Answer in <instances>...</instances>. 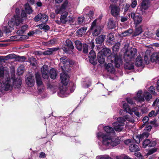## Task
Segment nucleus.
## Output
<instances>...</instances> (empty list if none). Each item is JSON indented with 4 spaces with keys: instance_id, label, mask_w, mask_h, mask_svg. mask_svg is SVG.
Instances as JSON below:
<instances>
[{
    "instance_id": "1",
    "label": "nucleus",
    "mask_w": 159,
    "mask_h": 159,
    "mask_svg": "<svg viewBox=\"0 0 159 159\" xmlns=\"http://www.w3.org/2000/svg\"><path fill=\"white\" fill-rule=\"evenodd\" d=\"M97 136L98 138H102V144L107 146H115L120 143V140L118 139L112 138L110 135L102 132L98 133Z\"/></svg>"
},
{
    "instance_id": "2",
    "label": "nucleus",
    "mask_w": 159,
    "mask_h": 159,
    "mask_svg": "<svg viewBox=\"0 0 159 159\" xmlns=\"http://www.w3.org/2000/svg\"><path fill=\"white\" fill-rule=\"evenodd\" d=\"M9 69L2 66H0V77H5V80L2 84L1 90L8 91L10 88V78L8 73Z\"/></svg>"
},
{
    "instance_id": "3",
    "label": "nucleus",
    "mask_w": 159,
    "mask_h": 159,
    "mask_svg": "<svg viewBox=\"0 0 159 159\" xmlns=\"http://www.w3.org/2000/svg\"><path fill=\"white\" fill-rule=\"evenodd\" d=\"M137 55V51L136 49L131 48L125 52L124 58L125 60L130 61L134 60Z\"/></svg>"
},
{
    "instance_id": "4",
    "label": "nucleus",
    "mask_w": 159,
    "mask_h": 159,
    "mask_svg": "<svg viewBox=\"0 0 159 159\" xmlns=\"http://www.w3.org/2000/svg\"><path fill=\"white\" fill-rule=\"evenodd\" d=\"M117 121L114 122L112 125L115 130L116 131L120 132L123 129L124 125L125 120L121 117L117 118Z\"/></svg>"
},
{
    "instance_id": "5",
    "label": "nucleus",
    "mask_w": 159,
    "mask_h": 159,
    "mask_svg": "<svg viewBox=\"0 0 159 159\" xmlns=\"http://www.w3.org/2000/svg\"><path fill=\"white\" fill-rule=\"evenodd\" d=\"M102 26L96 24V20H94L92 23L90 29L92 30V34L93 36H96L100 34L103 30Z\"/></svg>"
},
{
    "instance_id": "6",
    "label": "nucleus",
    "mask_w": 159,
    "mask_h": 159,
    "mask_svg": "<svg viewBox=\"0 0 159 159\" xmlns=\"http://www.w3.org/2000/svg\"><path fill=\"white\" fill-rule=\"evenodd\" d=\"M89 44L90 47L89 49H90V51L89 56V60L91 63L94 65L95 64V59L96 58L95 53L93 50L95 46L94 43L92 40L90 42Z\"/></svg>"
},
{
    "instance_id": "7",
    "label": "nucleus",
    "mask_w": 159,
    "mask_h": 159,
    "mask_svg": "<svg viewBox=\"0 0 159 159\" xmlns=\"http://www.w3.org/2000/svg\"><path fill=\"white\" fill-rule=\"evenodd\" d=\"M25 81L28 86L30 87L33 86L35 83L34 78L33 75L30 73L27 74L25 77Z\"/></svg>"
},
{
    "instance_id": "8",
    "label": "nucleus",
    "mask_w": 159,
    "mask_h": 159,
    "mask_svg": "<svg viewBox=\"0 0 159 159\" xmlns=\"http://www.w3.org/2000/svg\"><path fill=\"white\" fill-rule=\"evenodd\" d=\"M123 108L124 109L125 111L131 114H132L133 112H134L135 115L137 117H139L140 114L138 111H136L137 108L134 107V108L131 109L129 107L127 104L125 102H123Z\"/></svg>"
},
{
    "instance_id": "9",
    "label": "nucleus",
    "mask_w": 159,
    "mask_h": 159,
    "mask_svg": "<svg viewBox=\"0 0 159 159\" xmlns=\"http://www.w3.org/2000/svg\"><path fill=\"white\" fill-rule=\"evenodd\" d=\"M111 10V13L114 16H118L120 12V8L118 6L114 4H111L109 7Z\"/></svg>"
},
{
    "instance_id": "10",
    "label": "nucleus",
    "mask_w": 159,
    "mask_h": 159,
    "mask_svg": "<svg viewBox=\"0 0 159 159\" xmlns=\"http://www.w3.org/2000/svg\"><path fill=\"white\" fill-rule=\"evenodd\" d=\"M111 52V50L108 48H104L102 49L100 52H99V55H103L104 56H108L107 59L108 60H110V61L111 62H113V60L111 59V57L112 56H113V55L109 56Z\"/></svg>"
},
{
    "instance_id": "11",
    "label": "nucleus",
    "mask_w": 159,
    "mask_h": 159,
    "mask_svg": "<svg viewBox=\"0 0 159 159\" xmlns=\"http://www.w3.org/2000/svg\"><path fill=\"white\" fill-rule=\"evenodd\" d=\"M113 59L114 60V62L115 66L117 67H119L123 64V61L122 59V56L120 54H116L113 57Z\"/></svg>"
},
{
    "instance_id": "12",
    "label": "nucleus",
    "mask_w": 159,
    "mask_h": 159,
    "mask_svg": "<svg viewBox=\"0 0 159 159\" xmlns=\"http://www.w3.org/2000/svg\"><path fill=\"white\" fill-rule=\"evenodd\" d=\"M61 14V15L60 20H57L56 21V23L58 24H60L61 23L65 24L67 22L68 12L66 11H63Z\"/></svg>"
},
{
    "instance_id": "13",
    "label": "nucleus",
    "mask_w": 159,
    "mask_h": 159,
    "mask_svg": "<svg viewBox=\"0 0 159 159\" xmlns=\"http://www.w3.org/2000/svg\"><path fill=\"white\" fill-rule=\"evenodd\" d=\"M20 11L18 8H16V15L14 17L13 21H12V22H14V24H15L16 25L18 26L22 21V20L20 16Z\"/></svg>"
},
{
    "instance_id": "14",
    "label": "nucleus",
    "mask_w": 159,
    "mask_h": 159,
    "mask_svg": "<svg viewBox=\"0 0 159 159\" xmlns=\"http://www.w3.org/2000/svg\"><path fill=\"white\" fill-rule=\"evenodd\" d=\"M41 71L42 76L43 78L47 79L49 77L48 66L44 65L41 68Z\"/></svg>"
},
{
    "instance_id": "15",
    "label": "nucleus",
    "mask_w": 159,
    "mask_h": 159,
    "mask_svg": "<svg viewBox=\"0 0 159 159\" xmlns=\"http://www.w3.org/2000/svg\"><path fill=\"white\" fill-rule=\"evenodd\" d=\"M131 17L133 18L136 24H139L142 22V18L141 16L137 14L131 13Z\"/></svg>"
},
{
    "instance_id": "16",
    "label": "nucleus",
    "mask_w": 159,
    "mask_h": 159,
    "mask_svg": "<svg viewBox=\"0 0 159 159\" xmlns=\"http://www.w3.org/2000/svg\"><path fill=\"white\" fill-rule=\"evenodd\" d=\"M60 61L61 63L64 65V66L67 67L68 66H71L74 64V62L72 61H69L67 60V58L65 57H61L60 59Z\"/></svg>"
},
{
    "instance_id": "17",
    "label": "nucleus",
    "mask_w": 159,
    "mask_h": 159,
    "mask_svg": "<svg viewBox=\"0 0 159 159\" xmlns=\"http://www.w3.org/2000/svg\"><path fill=\"white\" fill-rule=\"evenodd\" d=\"M149 6V0H143L141 3V6L138 9L142 11V14H143V12L148 8Z\"/></svg>"
},
{
    "instance_id": "18",
    "label": "nucleus",
    "mask_w": 159,
    "mask_h": 159,
    "mask_svg": "<svg viewBox=\"0 0 159 159\" xmlns=\"http://www.w3.org/2000/svg\"><path fill=\"white\" fill-rule=\"evenodd\" d=\"M60 78L61 83L64 85H66L69 80L68 75L65 72H62L61 74Z\"/></svg>"
},
{
    "instance_id": "19",
    "label": "nucleus",
    "mask_w": 159,
    "mask_h": 159,
    "mask_svg": "<svg viewBox=\"0 0 159 159\" xmlns=\"http://www.w3.org/2000/svg\"><path fill=\"white\" fill-rule=\"evenodd\" d=\"M25 60V58L24 56L20 57L17 56L14 54H11V62H12L13 61L12 60L23 62Z\"/></svg>"
},
{
    "instance_id": "20",
    "label": "nucleus",
    "mask_w": 159,
    "mask_h": 159,
    "mask_svg": "<svg viewBox=\"0 0 159 159\" xmlns=\"http://www.w3.org/2000/svg\"><path fill=\"white\" fill-rule=\"evenodd\" d=\"M66 85H64L60 88L59 95L62 97L66 96L69 93V91L67 89Z\"/></svg>"
},
{
    "instance_id": "21",
    "label": "nucleus",
    "mask_w": 159,
    "mask_h": 159,
    "mask_svg": "<svg viewBox=\"0 0 159 159\" xmlns=\"http://www.w3.org/2000/svg\"><path fill=\"white\" fill-rule=\"evenodd\" d=\"M22 84V80L21 77H19L15 78L13 79V85L16 89L19 88Z\"/></svg>"
},
{
    "instance_id": "22",
    "label": "nucleus",
    "mask_w": 159,
    "mask_h": 159,
    "mask_svg": "<svg viewBox=\"0 0 159 159\" xmlns=\"http://www.w3.org/2000/svg\"><path fill=\"white\" fill-rule=\"evenodd\" d=\"M142 90H139L137 93L136 96L134 98V99L138 102H144L145 99L143 95H142Z\"/></svg>"
},
{
    "instance_id": "23",
    "label": "nucleus",
    "mask_w": 159,
    "mask_h": 159,
    "mask_svg": "<svg viewBox=\"0 0 159 159\" xmlns=\"http://www.w3.org/2000/svg\"><path fill=\"white\" fill-rule=\"evenodd\" d=\"M69 4V2L67 0L64 1L62 4L61 7L55 10V12L57 14H61L63 11H65L66 7Z\"/></svg>"
},
{
    "instance_id": "24",
    "label": "nucleus",
    "mask_w": 159,
    "mask_h": 159,
    "mask_svg": "<svg viewBox=\"0 0 159 159\" xmlns=\"http://www.w3.org/2000/svg\"><path fill=\"white\" fill-rule=\"evenodd\" d=\"M36 83L38 87H43L44 85L42 80L40 74L38 72L36 73L35 74Z\"/></svg>"
},
{
    "instance_id": "25",
    "label": "nucleus",
    "mask_w": 159,
    "mask_h": 159,
    "mask_svg": "<svg viewBox=\"0 0 159 159\" xmlns=\"http://www.w3.org/2000/svg\"><path fill=\"white\" fill-rule=\"evenodd\" d=\"M148 134L147 133H143L142 135L139 136H135L134 137V139L135 140V142L137 143H140V139L142 138H143L144 137H148Z\"/></svg>"
},
{
    "instance_id": "26",
    "label": "nucleus",
    "mask_w": 159,
    "mask_h": 159,
    "mask_svg": "<svg viewBox=\"0 0 159 159\" xmlns=\"http://www.w3.org/2000/svg\"><path fill=\"white\" fill-rule=\"evenodd\" d=\"M104 131L107 133V134L110 135L111 134H113L115 132L114 129L111 127L109 126H105L103 128Z\"/></svg>"
},
{
    "instance_id": "27",
    "label": "nucleus",
    "mask_w": 159,
    "mask_h": 159,
    "mask_svg": "<svg viewBox=\"0 0 159 159\" xmlns=\"http://www.w3.org/2000/svg\"><path fill=\"white\" fill-rule=\"evenodd\" d=\"M87 30V27H83L79 29L76 32L77 36L79 37H81L85 32Z\"/></svg>"
},
{
    "instance_id": "28",
    "label": "nucleus",
    "mask_w": 159,
    "mask_h": 159,
    "mask_svg": "<svg viewBox=\"0 0 159 159\" xmlns=\"http://www.w3.org/2000/svg\"><path fill=\"white\" fill-rule=\"evenodd\" d=\"M159 56V52H154L151 56V60L152 62H157V60Z\"/></svg>"
},
{
    "instance_id": "29",
    "label": "nucleus",
    "mask_w": 159,
    "mask_h": 159,
    "mask_svg": "<svg viewBox=\"0 0 159 159\" xmlns=\"http://www.w3.org/2000/svg\"><path fill=\"white\" fill-rule=\"evenodd\" d=\"M143 62L142 57L140 56H138L136 58L135 64L138 66H140L142 65Z\"/></svg>"
},
{
    "instance_id": "30",
    "label": "nucleus",
    "mask_w": 159,
    "mask_h": 159,
    "mask_svg": "<svg viewBox=\"0 0 159 159\" xmlns=\"http://www.w3.org/2000/svg\"><path fill=\"white\" fill-rule=\"evenodd\" d=\"M150 51L149 50H147L146 52L144 57V60L145 61V63L148 64H149L150 60L149 57H150Z\"/></svg>"
},
{
    "instance_id": "31",
    "label": "nucleus",
    "mask_w": 159,
    "mask_h": 159,
    "mask_svg": "<svg viewBox=\"0 0 159 159\" xmlns=\"http://www.w3.org/2000/svg\"><path fill=\"white\" fill-rule=\"evenodd\" d=\"M28 27V26L27 25H23L17 31V34H23L27 30Z\"/></svg>"
},
{
    "instance_id": "32",
    "label": "nucleus",
    "mask_w": 159,
    "mask_h": 159,
    "mask_svg": "<svg viewBox=\"0 0 159 159\" xmlns=\"http://www.w3.org/2000/svg\"><path fill=\"white\" fill-rule=\"evenodd\" d=\"M126 61V63L124 65V67L125 69L131 70L134 69V64L133 63L131 62H129L128 61L126 60H125Z\"/></svg>"
},
{
    "instance_id": "33",
    "label": "nucleus",
    "mask_w": 159,
    "mask_h": 159,
    "mask_svg": "<svg viewBox=\"0 0 159 159\" xmlns=\"http://www.w3.org/2000/svg\"><path fill=\"white\" fill-rule=\"evenodd\" d=\"M143 95L144 98H145V100L147 101H149L152 99V96L151 94L147 91L144 92L143 94Z\"/></svg>"
},
{
    "instance_id": "34",
    "label": "nucleus",
    "mask_w": 159,
    "mask_h": 159,
    "mask_svg": "<svg viewBox=\"0 0 159 159\" xmlns=\"http://www.w3.org/2000/svg\"><path fill=\"white\" fill-rule=\"evenodd\" d=\"M129 149L131 152H133L140 150L138 146L134 144H131L129 146Z\"/></svg>"
},
{
    "instance_id": "35",
    "label": "nucleus",
    "mask_w": 159,
    "mask_h": 159,
    "mask_svg": "<svg viewBox=\"0 0 159 159\" xmlns=\"http://www.w3.org/2000/svg\"><path fill=\"white\" fill-rule=\"evenodd\" d=\"M105 37V35H100L96 39V43L98 44L101 43L104 41Z\"/></svg>"
},
{
    "instance_id": "36",
    "label": "nucleus",
    "mask_w": 159,
    "mask_h": 159,
    "mask_svg": "<svg viewBox=\"0 0 159 159\" xmlns=\"http://www.w3.org/2000/svg\"><path fill=\"white\" fill-rule=\"evenodd\" d=\"M106 69L107 71L111 73L114 70V68L112 64L111 63L108 64L106 66Z\"/></svg>"
},
{
    "instance_id": "37",
    "label": "nucleus",
    "mask_w": 159,
    "mask_h": 159,
    "mask_svg": "<svg viewBox=\"0 0 159 159\" xmlns=\"http://www.w3.org/2000/svg\"><path fill=\"white\" fill-rule=\"evenodd\" d=\"M51 78L52 79H55L57 75V73L55 70L53 68L51 69L49 72Z\"/></svg>"
},
{
    "instance_id": "38",
    "label": "nucleus",
    "mask_w": 159,
    "mask_h": 159,
    "mask_svg": "<svg viewBox=\"0 0 159 159\" xmlns=\"http://www.w3.org/2000/svg\"><path fill=\"white\" fill-rule=\"evenodd\" d=\"M143 32L142 27L141 26L137 27L135 32L134 33V36H136L141 33Z\"/></svg>"
},
{
    "instance_id": "39",
    "label": "nucleus",
    "mask_w": 159,
    "mask_h": 159,
    "mask_svg": "<svg viewBox=\"0 0 159 159\" xmlns=\"http://www.w3.org/2000/svg\"><path fill=\"white\" fill-rule=\"evenodd\" d=\"M25 8L27 13L28 14H30L33 12L32 8L28 3L25 5Z\"/></svg>"
},
{
    "instance_id": "40",
    "label": "nucleus",
    "mask_w": 159,
    "mask_h": 159,
    "mask_svg": "<svg viewBox=\"0 0 159 159\" xmlns=\"http://www.w3.org/2000/svg\"><path fill=\"white\" fill-rule=\"evenodd\" d=\"M40 29H43L44 30H48L50 28L48 25H46L45 24H43L39 25L37 26Z\"/></svg>"
},
{
    "instance_id": "41",
    "label": "nucleus",
    "mask_w": 159,
    "mask_h": 159,
    "mask_svg": "<svg viewBox=\"0 0 159 159\" xmlns=\"http://www.w3.org/2000/svg\"><path fill=\"white\" fill-rule=\"evenodd\" d=\"M25 70L24 66L23 65L20 66L18 68L17 72L18 75H20L23 74Z\"/></svg>"
},
{
    "instance_id": "42",
    "label": "nucleus",
    "mask_w": 159,
    "mask_h": 159,
    "mask_svg": "<svg viewBox=\"0 0 159 159\" xmlns=\"http://www.w3.org/2000/svg\"><path fill=\"white\" fill-rule=\"evenodd\" d=\"M116 24L111 19H110L109 20L108 23V26L109 28L112 29L114 28L115 27Z\"/></svg>"
},
{
    "instance_id": "43",
    "label": "nucleus",
    "mask_w": 159,
    "mask_h": 159,
    "mask_svg": "<svg viewBox=\"0 0 159 159\" xmlns=\"http://www.w3.org/2000/svg\"><path fill=\"white\" fill-rule=\"evenodd\" d=\"M120 44V43H117L113 47V53L115 54L116 52L118 51L119 49Z\"/></svg>"
},
{
    "instance_id": "44",
    "label": "nucleus",
    "mask_w": 159,
    "mask_h": 159,
    "mask_svg": "<svg viewBox=\"0 0 159 159\" xmlns=\"http://www.w3.org/2000/svg\"><path fill=\"white\" fill-rule=\"evenodd\" d=\"M76 48L79 51H80L82 48V44L81 42L78 40L75 41V42Z\"/></svg>"
},
{
    "instance_id": "45",
    "label": "nucleus",
    "mask_w": 159,
    "mask_h": 159,
    "mask_svg": "<svg viewBox=\"0 0 159 159\" xmlns=\"http://www.w3.org/2000/svg\"><path fill=\"white\" fill-rule=\"evenodd\" d=\"M98 61L101 64H103L105 61L104 57L103 55H99V53L98 54Z\"/></svg>"
},
{
    "instance_id": "46",
    "label": "nucleus",
    "mask_w": 159,
    "mask_h": 159,
    "mask_svg": "<svg viewBox=\"0 0 159 159\" xmlns=\"http://www.w3.org/2000/svg\"><path fill=\"white\" fill-rule=\"evenodd\" d=\"M56 48H53L49 49L43 52V54L45 55H48L51 54L53 51H55Z\"/></svg>"
},
{
    "instance_id": "47",
    "label": "nucleus",
    "mask_w": 159,
    "mask_h": 159,
    "mask_svg": "<svg viewBox=\"0 0 159 159\" xmlns=\"http://www.w3.org/2000/svg\"><path fill=\"white\" fill-rule=\"evenodd\" d=\"M66 43L67 46L70 49H73L74 48V46H73L72 42L69 39L67 40L66 41Z\"/></svg>"
},
{
    "instance_id": "48",
    "label": "nucleus",
    "mask_w": 159,
    "mask_h": 159,
    "mask_svg": "<svg viewBox=\"0 0 159 159\" xmlns=\"http://www.w3.org/2000/svg\"><path fill=\"white\" fill-rule=\"evenodd\" d=\"M48 16L46 14H42V16L41 19V21L43 23H46L48 21Z\"/></svg>"
},
{
    "instance_id": "49",
    "label": "nucleus",
    "mask_w": 159,
    "mask_h": 159,
    "mask_svg": "<svg viewBox=\"0 0 159 159\" xmlns=\"http://www.w3.org/2000/svg\"><path fill=\"white\" fill-rule=\"evenodd\" d=\"M132 31L131 30H129L125 31L124 32L122 33L121 34L120 36H127L129 35L130 34L132 33Z\"/></svg>"
},
{
    "instance_id": "50",
    "label": "nucleus",
    "mask_w": 159,
    "mask_h": 159,
    "mask_svg": "<svg viewBox=\"0 0 159 159\" xmlns=\"http://www.w3.org/2000/svg\"><path fill=\"white\" fill-rule=\"evenodd\" d=\"M151 141L149 139L145 140L143 142V147L144 148H145L147 146L149 147V145H150Z\"/></svg>"
},
{
    "instance_id": "51",
    "label": "nucleus",
    "mask_w": 159,
    "mask_h": 159,
    "mask_svg": "<svg viewBox=\"0 0 159 159\" xmlns=\"http://www.w3.org/2000/svg\"><path fill=\"white\" fill-rule=\"evenodd\" d=\"M10 58V55H8L5 56H0V61H1L4 62L5 60Z\"/></svg>"
},
{
    "instance_id": "52",
    "label": "nucleus",
    "mask_w": 159,
    "mask_h": 159,
    "mask_svg": "<svg viewBox=\"0 0 159 159\" xmlns=\"http://www.w3.org/2000/svg\"><path fill=\"white\" fill-rule=\"evenodd\" d=\"M75 20V18L73 16H69L68 17L67 22H69L70 23H73Z\"/></svg>"
},
{
    "instance_id": "53",
    "label": "nucleus",
    "mask_w": 159,
    "mask_h": 159,
    "mask_svg": "<svg viewBox=\"0 0 159 159\" xmlns=\"http://www.w3.org/2000/svg\"><path fill=\"white\" fill-rule=\"evenodd\" d=\"M42 16V14L39 13L34 18V20L35 21H38L41 20Z\"/></svg>"
},
{
    "instance_id": "54",
    "label": "nucleus",
    "mask_w": 159,
    "mask_h": 159,
    "mask_svg": "<svg viewBox=\"0 0 159 159\" xmlns=\"http://www.w3.org/2000/svg\"><path fill=\"white\" fill-rule=\"evenodd\" d=\"M123 118L125 119V121L126 120L132 123H134V119L129 118L128 116H125Z\"/></svg>"
},
{
    "instance_id": "55",
    "label": "nucleus",
    "mask_w": 159,
    "mask_h": 159,
    "mask_svg": "<svg viewBox=\"0 0 159 159\" xmlns=\"http://www.w3.org/2000/svg\"><path fill=\"white\" fill-rule=\"evenodd\" d=\"M157 112H155L154 111L152 110L149 113L148 116L150 117H154L157 115Z\"/></svg>"
},
{
    "instance_id": "56",
    "label": "nucleus",
    "mask_w": 159,
    "mask_h": 159,
    "mask_svg": "<svg viewBox=\"0 0 159 159\" xmlns=\"http://www.w3.org/2000/svg\"><path fill=\"white\" fill-rule=\"evenodd\" d=\"M88 45L86 44H84L83 45V51L84 53H87L88 52Z\"/></svg>"
},
{
    "instance_id": "57",
    "label": "nucleus",
    "mask_w": 159,
    "mask_h": 159,
    "mask_svg": "<svg viewBox=\"0 0 159 159\" xmlns=\"http://www.w3.org/2000/svg\"><path fill=\"white\" fill-rule=\"evenodd\" d=\"M108 41L109 43L111 42V41H113L114 39V35L113 34L110 33L108 36Z\"/></svg>"
},
{
    "instance_id": "58",
    "label": "nucleus",
    "mask_w": 159,
    "mask_h": 159,
    "mask_svg": "<svg viewBox=\"0 0 159 159\" xmlns=\"http://www.w3.org/2000/svg\"><path fill=\"white\" fill-rule=\"evenodd\" d=\"M153 106H157L159 107V98H157L156 100L154 102L153 104Z\"/></svg>"
},
{
    "instance_id": "59",
    "label": "nucleus",
    "mask_w": 159,
    "mask_h": 159,
    "mask_svg": "<svg viewBox=\"0 0 159 159\" xmlns=\"http://www.w3.org/2000/svg\"><path fill=\"white\" fill-rule=\"evenodd\" d=\"M135 156L139 157L140 159H143V156L141 155L140 153L139 152H137L134 153Z\"/></svg>"
},
{
    "instance_id": "60",
    "label": "nucleus",
    "mask_w": 159,
    "mask_h": 159,
    "mask_svg": "<svg viewBox=\"0 0 159 159\" xmlns=\"http://www.w3.org/2000/svg\"><path fill=\"white\" fill-rule=\"evenodd\" d=\"M148 90L151 94H153L154 93L155 90L153 86H151L149 88Z\"/></svg>"
},
{
    "instance_id": "61",
    "label": "nucleus",
    "mask_w": 159,
    "mask_h": 159,
    "mask_svg": "<svg viewBox=\"0 0 159 159\" xmlns=\"http://www.w3.org/2000/svg\"><path fill=\"white\" fill-rule=\"evenodd\" d=\"M157 151V149L153 148L151 150H150L148 152V153L147 154L148 155H150L151 154H152V153H154L155 152H156Z\"/></svg>"
},
{
    "instance_id": "62",
    "label": "nucleus",
    "mask_w": 159,
    "mask_h": 159,
    "mask_svg": "<svg viewBox=\"0 0 159 159\" xmlns=\"http://www.w3.org/2000/svg\"><path fill=\"white\" fill-rule=\"evenodd\" d=\"M84 17H80L78 18V22L79 24H82L84 20Z\"/></svg>"
},
{
    "instance_id": "63",
    "label": "nucleus",
    "mask_w": 159,
    "mask_h": 159,
    "mask_svg": "<svg viewBox=\"0 0 159 159\" xmlns=\"http://www.w3.org/2000/svg\"><path fill=\"white\" fill-rule=\"evenodd\" d=\"M4 27L5 31L6 32V33H9L10 31L9 29L10 26L9 25H8L7 26H4Z\"/></svg>"
},
{
    "instance_id": "64",
    "label": "nucleus",
    "mask_w": 159,
    "mask_h": 159,
    "mask_svg": "<svg viewBox=\"0 0 159 159\" xmlns=\"http://www.w3.org/2000/svg\"><path fill=\"white\" fill-rule=\"evenodd\" d=\"M100 159H112L109 156L107 155H104L100 157Z\"/></svg>"
}]
</instances>
